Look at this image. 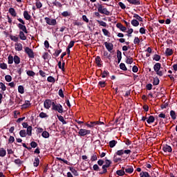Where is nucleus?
Instances as JSON below:
<instances>
[{
    "instance_id": "1",
    "label": "nucleus",
    "mask_w": 177,
    "mask_h": 177,
    "mask_svg": "<svg viewBox=\"0 0 177 177\" xmlns=\"http://www.w3.org/2000/svg\"><path fill=\"white\" fill-rule=\"evenodd\" d=\"M157 114L158 115H156V125H157L158 122H159V124H165V122H167L168 120L169 115L163 112H160Z\"/></svg>"
},
{
    "instance_id": "2",
    "label": "nucleus",
    "mask_w": 177,
    "mask_h": 177,
    "mask_svg": "<svg viewBox=\"0 0 177 177\" xmlns=\"http://www.w3.org/2000/svg\"><path fill=\"white\" fill-rule=\"evenodd\" d=\"M17 20L21 23L17 24V27L22 30V32H24L25 33L28 34V31L27 30L26 25V22L21 19L18 18Z\"/></svg>"
},
{
    "instance_id": "3",
    "label": "nucleus",
    "mask_w": 177,
    "mask_h": 177,
    "mask_svg": "<svg viewBox=\"0 0 177 177\" xmlns=\"http://www.w3.org/2000/svg\"><path fill=\"white\" fill-rule=\"evenodd\" d=\"M54 102H55V100L46 99L44 102V106L47 110H50V109H53Z\"/></svg>"
},
{
    "instance_id": "4",
    "label": "nucleus",
    "mask_w": 177,
    "mask_h": 177,
    "mask_svg": "<svg viewBox=\"0 0 177 177\" xmlns=\"http://www.w3.org/2000/svg\"><path fill=\"white\" fill-rule=\"evenodd\" d=\"M51 110L53 111H63V106L55 100Z\"/></svg>"
},
{
    "instance_id": "5",
    "label": "nucleus",
    "mask_w": 177,
    "mask_h": 177,
    "mask_svg": "<svg viewBox=\"0 0 177 177\" xmlns=\"http://www.w3.org/2000/svg\"><path fill=\"white\" fill-rule=\"evenodd\" d=\"M24 51L28 55L29 58L33 59L35 57L33 50L29 47H24Z\"/></svg>"
},
{
    "instance_id": "6",
    "label": "nucleus",
    "mask_w": 177,
    "mask_h": 177,
    "mask_svg": "<svg viewBox=\"0 0 177 177\" xmlns=\"http://www.w3.org/2000/svg\"><path fill=\"white\" fill-rule=\"evenodd\" d=\"M91 134V130H86L85 129H80L78 131V136L80 137H85Z\"/></svg>"
},
{
    "instance_id": "7",
    "label": "nucleus",
    "mask_w": 177,
    "mask_h": 177,
    "mask_svg": "<svg viewBox=\"0 0 177 177\" xmlns=\"http://www.w3.org/2000/svg\"><path fill=\"white\" fill-rule=\"evenodd\" d=\"M160 68H161V64L160 63H156L153 66V69L156 72V74L161 77L162 76L163 73L162 71H160Z\"/></svg>"
},
{
    "instance_id": "8",
    "label": "nucleus",
    "mask_w": 177,
    "mask_h": 177,
    "mask_svg": "<svg viewBox=\"0 0 177 177\" xmlns=\"http://www.w3.org/2000/svg\"><path fill=\"white\" fill-rule=\"evenodd\" d=\"M97 11L101 14H104L107 16L110 15V12L107 10L106 8H103V6L102 4L98 5Z\"/></svg>"
},
{
    "instance_id": "9",
    "label": "nucleus",
    "mask_w": 177,
    "mask_h": 177,
    "mask_svg": "<svg viewBox=\"0 0 177 177\" xmlns=\"http://www.w3.org/2000/svg\"><path fill=\"white\" fill-rule=\"evenodd\" d=\"M46 24H48L50 26H55L57 25V22L56 19H50L49 17L44 18Z\"/></svg>"
},
{
    "instance_id": "10",
    "label": "nucleus",
    "mask_w": 177,
    "mask_h": 177,
    "mask_svg": "<svg viewBox=\"0 0 177 177\" xmlns=\"http://www.w3.org/2000/svg\"><path fill=\"white\" fill-rule=\"evenodd\" d=\"M162 150L164 152L167 153H171L172 151V148L171 146L168 145H165L163 146L162 147Z\"/></svg>"
},
{
    "instance_id": "11",
    "label": "nucleus",
    "mask_w": 177,
    "mask_h": 177,
    "mask_svg": "<svg viewBox=\"0 0 177 177\" xmlns=\"http://www.w3.org/2000/svg\"><path fill=\"white\" fill-rule=\"evenodd\" d=\"M104 45L108 51L111 52L113 48V45L111 43L104 42Z\"/></svg>"
},
{
    "instance_id": "12",
    "label": "nucleus",
    "mask_w": 177,
    "mask_h": 177,
    "mask_svg": "<svg viewBox=\"0 0 177 177\" xmlns=\"http://www.w3.org/2000/svg\"><path fill=\"white\" fill-rule=\"evenodd\" d=\"M155 120H156V115H155V117L153 115H149L147 118V124H153V122H154Z\"/></svg>"
},
{
    "instance_id": "13",
    "label": "nucleus",
    "mask_w": 177,
    "mask_h": 177,
    "mask_svg": "<svg viewBox=\"0 0 177 177\" xmlns=\"http://www.w3.org/2000/svg\"><path fill=\"white\" fill-rule=\"evenodd\" d=\"M15 50H18V51H21L23 50V44H20V43H16L15 44Z\"/></svg>"
},
{
    "instance_id": "14",
    "label": "nucleus",
    "mask_w": 177,
    "mask_h": 177,
    "mask_svg": "<svg viewBox=\"0 0 177 177\" xmlns=\"http://www.w3.org/2000/svg\"><path fill=\"white\" fill-rule=\"evenodd\" d=\"M68 169L75 176L77 177L80 176V174H78V171L75 170L74 167H69Z\"/></svg>"
},
{
    "instance_id": "15",
    "label": "nucleus",
    "mask_w": 177,
    "mask_h": 177,
    "mask_svg": "<svg viewBox=\"0 0 177 177\" xmlns=\"http://www.w3.org/2000/svg\"><path fill=\"white\" fill-rule=\"evenodd\" d=\"M8 12L11 15V16H12L13 17H15L17 15V13L15 8H9Z\"/></svg>"
},
{
    "instance_id": "16",
    "label": "nucleus",
    "mask_w": 177,
    "mask_h": 177,
    "mask_svg": "<svg viewBox=\"0 0 177 177\" xmlns=\"http://www.w3.org/2000/svg\"><path fill=\"white\" fill-rule=\"evenodd\" d=\"M130 4L139 6L140 5V1L139 0H127Z\"/></svg>"
},
{
    "instance_id": "17",
    "label": "nucleus",
    "mask_w": 177,
    "mask_h": 177,
    "mask_svg": "<svg viewBox=\"0 0 177 177\" xmlns=\"http://www.w3.org/2000/svg\"><path fill=\"white\" fill-rule=\"evenodd\" d=\"M116 27L122 32H125V30H127V28L123 26V25L121 23H118L116 24Z\"/></svg>"
},
{
    "instance_id": "18",
    "label": "nucleus",
    "mask_w": 177,
    "mask_h": 177,
    "mask_svg": "<svg viewBox=\"0 0 177 177\" xmlns=\"http://www.w3.org/2000/svg\"><path fill=\"white\" fill-rule=\"evenodd\" d=\"M19 37L20 39L23 41H25L27 39V37L26 36V35L24 34V32L23 31H19Z\"/></svg>"
},
{
    "instance_id": "19",
    "label": "nucleus",
    "mask_w": 177,
    "mask_h": 177,
    "mask_svg": "<svg viewBox=\"0 0 177 177\" xmlns=\"http://www.w3.org/2000/svg\"><path fill=\"white\" fill-rule=\"evenodd\" d=\"M32 126H28L26 130V134L28 136H32Z\"/></svg>"
},
{
    "instance_id": "20",
    "label": "nucleus",
    "mask_w": 177,
    "mask_h": 177,
    "mask_svg": "<svg viewBox=\"0 0 177 177\" xmlns=\"http://www.w3.org/2000/svg\"><path fill=\"white\" fill-rule=\"evenodd\" d=\"M7 154V151L4 148L0 149V157L4 158Z\"/></svg>"
},
{
    "instance_id": "21",
    "label": "nucleus",
    "mask_w": 177,
    "mask_h": 177,
    "mask_svg": "<svg viewBox=\"0 0 177 177\" xmlns=\"http://www.w3.org/2000/svg\"><path fill=\"white\" fill-rule=\"evenodd\" d=\"M57 117L59 121L62 122L63 125L67 124V121L64 120V118H63V116H62L61 115H57Z\"/></svg>"
},
{
    "instance_id": "22",
    "label": "nucleus",
    "mask_w": 177,
    "mask_h": 177,
    "mask_svg": "<svg viewBox=\"0 0 177 177\" xmlns=\"http://www.w3.org/2000/svg\"><path fill=\"white\" fill-rule=\"evenodd\" d=\"M97 124H99V122H91L90 124L86 123V126L88 128H93V127H95V125H97Z\"/></svg>"
},
{
    "instance_id": "23",
    "label": "nucleus",
    "mask_w": 177,
    "mask_h": 177,
    "mask_svg": "<svg viewBox=\"0 0 177 177\" xmlns=\"http://www.w3.org/2000/svg\"><path fill=\"white\" fill-rule=\"evenodd\" d=\"M39 164H40L39 158H35V160H34V162H33V166L35 167H38L39 166Z\"/></svg>"
},
{
    "instance_id": "24",
    "label": "nucleus",
    "mask_w": 177,
    "mask_h": 177,
    "mask_svg": "<svg viewBox=\"0 0 177 177\" xmlns=\"http://www.w3.org/2000/svg\"><path fill=\"white\" fill-rule=\"evenodd\" d=\"M24 17L26 19V20H30L31 19V15H29L28 12L25 10L24 12Z\"/></svg>"
},
{
    "instance_id": "25",
    "label": "nucleus",
    "mask_w": 177,
    "mask_h": 177,
    "mask_svg": "<svg viewBox=\"0 0 177 177\" xmlns=\"http://www.w3.org/2000/svg\"><path fill=\"white\" fill-rule=\"evenodd\" d=\"M14 162L15 165H18L19 167H21V165L24 163V161H22L21 159L17 158L14 160Z\"/></svg>"
},
{
    "instance_id": "26",
    "label": "nucleus",
    "mask_w": 177,
    "mask_h": 177,
    "mask_svg": "<svg viewBox=\"0 0 177 177\" xmlns=\"http://www.w3.org/2000/svg\"><path fill=\"white\" fill-rule=\"evenodd\" d=\"M18 92L19 93H21V95H23L24 93H25V89H24V86L19 85L18 86Z\"/></svg>"
},
{
    "instance_id": "27",
    "label": "nucleus",
    "mask_w": 177,
    "mask_h": 177,
    "mask_svg": "<svg viewBox=\"0 0 177 177\" xmlns=\"http://www.w3.org/2000/svg\"><path fill=\"white\" fill-rule=\"evenodd\" d=\"M41 136L45 139H48L50 138V133L48 131H45L42 132Z\"/></svg>"
},
{
    "instance_id": "28",
    "label": "nucleus",
    "mask_w": 177,
    "mask_h": 177,
    "mask_svg": "<svg viewBox=\"0 0 177 177\" xmlns=\"http://www.w3.org/2000/svg\"><path fill=\"white\" fill-rule=\"evenodd\" d=\"M20 62H21V59L19 56L17 55H15L14 56V62L15 64H20Z\"/></svg>"
},
{
    "instance_id": "29",
    "label": "nucleus",
    "mask_w": 177,
    "mask_h": 177,
    "mask_svg": "<svg viewBox=\"0 0 177 177\" xmlns=\"http://www.w3.org/2000/svg\"><path fill=\"white\" fill-rule=\"evenodd\" d=\"M116 174L119 176H124L125 175V171L122 169H119L116 171Z\"/></svg>"
},
{
    "instance_id": "30",
    "label": "nucleus",
    "mask_w": 177,
    "mask_h": 177,
    "mask_svg": "<svg viewBox=\"0 0 177 177\" xmlns=\"http://www.w3.org/2000/svg\"><path fill=\"white\" fill-rule=\"evenodd\" d=\"M117 143H118V142L115 140H111L109 142L110 148H113L117 145Z\"/></svg>"
},
{
    "instance_id": "31",
    "label": "nucleus",
    "mask_w": 177,
    "mask_h": 177,
    "mask_svg": "<svg viewBox=\"0 0 177 177\" xmlns=\"http://www.w3.org/2000/svg\"><path fill=\"white\" fill-rule=\"evenodd\" d=\"M101 62H102V59L99 56L96 57H95V63L97 64V65L98 66H102Z\"/></svg>"
},
{
    "instance_id": "32",
    "label": "nucleus",
    "mask_w": 177,
    "mask_h": 177,
    "mask_svg": "<svg viewBox=\"0 0 177 177\" xmlns=\"http://www.w3.org/2000/svg\"><path fill=\"white\" fill-rule=\"evenodd\" d=\"M19 136L21 138H26L27 136V133L26 130H21L19 131Z\"/></svg>"
},
{
    "instance_id": "33",
    "label": "nucleus",
    "mask_w": 177,
    "mask_h": 177,
    "mask_svg": "<svg viewBox=\"0 0 177 177\" xmlns=\"http://www.w3.org/2000/svg\"><path fill=\"white\" fill-rule=\"evenodd\" d=\"M35 6L38 9L41 8L43 7V4L39 0H36Z\"/></svg>"
},
{
    "instance_id": "34",
    "label": "nucleus",
    "mask_w": 177,
    "mask_h": 177,
    "mask_svg": "<svg viewBox=\"0 0 177 177\" xmlns=\"http://www.w3.org/2000/svg\"><path fill=\"white\" fill-rule=\"evenodd\" d=\"M102 171L100 172V175H103L107 173V168L106 166L102 165Z\"/></svg>"
},
{
    "instance_id": "35",
    "label": "nucleus",
    "mask_w": 177,
    "mask_h": 177,
    "mask_svg": "<svg viewBox=\"0 0 177 177\" xmlns=\"http://www.w3.org/2000/svg\"><path fill=\"white\" fill-rule=\"evenodd\" d=\"M174 53L172 49L167 48L165 51V54L167 56H171Z\"/></svg>"
},
{
    "instance_id": "36",
    "label": "nucleus",
    "mask_w": 177,
    "mask_h": 177,
    "mask_svg": "<svg viewBox=\"0 0 177 177\" xmlns=\"http://www.w3.org/2000/svg\"><path fill=\"white\" fill-rule=\"evenodd\" d=\"M30 106V101H26L25 103L21 106L22 109H28Z\"/></svg>"
},
{
    "instance_id": "37",
    "label": "nucleus",
    "mask_w": 177,
    "mask_h": 177,
    "mask_svg": "<svg viewBox=\"0 0 177 177\" xmlns=\"http://www.w3.org/2000/svg\"><path fill=\"white\" fill-rule=\"evenodd\" d=\"M140 177H151V176L147 171H142L140 174Z\"/></svg>"
},
{
    "instance_id": "38",
    "label": "nucleus",
    "mask_w": 177,
    "mask_h": 177,
    "mask_svg": "<svg viewBox=\"0 0 177 177\" xmlns=\"http://www.w3.org/2000/svg\"><path fill=\"white\" fill-rule=\"evenodd\" d=\"M47 81L52 83H55L56 82L55 78L53 77V76L48 77Z\"/></svg>"
},
{
    "instance_id": "39",
    "label": "nucleus",
    "mask_w": 177,
    "mask_h": 177,
    "mask_svg": "<svg viewBox=\"0 0 177 177\" xmlns=\"http://www.w3.org/2000/svg\"><path fill=\"white\" fill-rule=\"evenodd\" d=\"M26 74L30 77H34L36 75L33 71H27Z\"/></svg>"
},
{
    "instance_id": "40",
    "label": "nucleus",
    "mask_w": 177,
    "mask_h": 177,
    "mask_svg": "<svg viewBox=\"0 0 177 177\" xmlns=\"http://www.w3.org/2000/svg\"><path fill=\"white\" fill-rule=\"evenodd\" d=\"M10 39L13 41H15V42H18L19 41V38L16 37V36H13V35H10Z\"/></svg>"
},
{
    "instance_id": "41",
    "label": "nucleus",
    "mask_w": 177,
    "mask_h": 177,
    "mask_svg": "<svg viewBox=\"0 0 177 177\" xmlns=\"http://www.w3.org/2000/svg\"><path fill=\"white\" fill-rule=\"evenodd\" d=\"M0 88H1V91H3V92H5V91H6L7 87L4 83L0 82Z\"/></svg>"
},
{
    "instance_id": "42",
    "label": "nucleus",
    "mask_w": 177,
    "mask_h": 177,
    "mask_svg": "<svg viewBox=\"0 0 177 177\" xmlns=\"http://www.w3.org/2000/svg\"><path fill=\"white\" fill-rule=\"evenodd\" d=\"M8 64H13V62H14V57H13V56L9 55L8 57Z\"/></svg>"
},
{
    "instance_id": "43",
    "label": "nucleus",
    "mask_w": 177,
    "mask_h": 177,
    "mask_svg": "<svg viewBox=\"0 0 177 177\" xmlns=\"http://www.w3.org/2000/svg\"><path fill=\"white\" fill-rule=\"evenodd\" d=\"M101 75L102 78H105L109 75V73L108 72V71H104L103 73H101Z\"/></svg>"
},
{
    "instance_id": "44",
    "label": "nucleus",
    "mask_w": 177,
    "mask_h": 177,
    "mask_svg": "<svg viewBox=\"0 0 177 177\" xmlns=\"http://www.w3.org/2000/svg\"><path fill=\"white\" fill-rule=\"evenodd\" d=\"M106 83L104 81H100L98 82V87L100 86L101 88H104Z\"/></svg>"
},
{
    "instance_id": "45",
    "label": "nucleus",
    "mask_w": 177,
    "mask_h": 177,
    "mask_svg": "<svg viewBox=\"0 0 177 177\" xmlns=\"http://www.w3.org/2000/svg\"><path fill=\"white\" fill-rule=\"evenodd\" d=\"M53 4L57 7H59L62 8L63 6V5H62V3L57 1V0H55L54 2H53Z\"/></svg>"
},
{
    "instance_id": "46",
    "label": "nucleus",
    "mask_w": 177,
    "mask_h": 177,
    "mask_svg": "<svg viewBox=\"0 0 177 177\" xmlns=\"http://www.w3.org/2000/svg\"><path fill=\"white\" fill-rule=\"evenodd\" d=\"M93 169L95 171H100V167H99V165H97V164H95L93 165Z\"/></svg>"
},
{
    "instance_id": "47",
    "label": "nucleus",
    "mask_w": 177,
    "mask_h": 177,
    "mask_svg": "<svg viewBox=\"0 0 177 177\" xmlns=\"http://www.w3.org/2000/svg\"><path fill=\"white\" fill-rule=\"evenodd\" d=\"M131 24L135 26V27H137L139 25V22L138 21H137L136 19H133L131 21Z\"/></svg>"
},
{
    "instance_id": "48",
    "label": "nucleus",
    "mask_w": 177,
    "mask_h": 177,
    "mask_svg": "<svg viewBox=\"0 0 177 177\" xmlns=\"http://www.w3.org/2000/svg\"><path fill=\"white\" fill-rule=\"evenodd\" d=\"M111 165V161L109 160H105V165H104V167H106V168H109V167Z\"/></svg>"
},
{
    "instance_id": "49",
    "label": "nucleus",
    "mask_w": 177,
    "mask_h": 177,
    "mask_svg": "<svg viewBox=\"0 0 177 177\" xmlns=\"http://www.w3.org/2000/svg\"><path fill=\"white\" fill-rule=\"evenodd\" d=\"M125 172L127 174H131L133 172V168L131 167L130 168L125 169Z\"/></svg>"
},
{
    "instance_id": "50",
    "label": "nucleus",
    "mask_w": 177,
    "mask_h": 177,
    "mask_svg": "<svg viewBox=\"0 0 177 177\" xmlns=\"http://www.w3.org/2000/svg\"><path fill=\"white\" fill-rule=\"evenodd\" d=\"M30 147H31V148L35 149L38 147V144H37V142L32 141L30 142Z\"/></svg>"
},
{
    "instance_id": "51",
    "label": "nucleus",
    "mask_w": 177,
    "mask_h": 177,
    "mask_svg": "<svg viewBox=\"0 0 177 177\" xmlns=\"http://www.w3.org/2000/svg\"><path fill=\"white\" fill-rule=\"evenodd\" d=\"M5 80L8 82H10L12 80V77L11 75H7L5 76Z\"/></svg>"
},
{
    "instance_id": "52",
    "label": "nucleus",
    "mask_w": 177,
    "mask_h": 177,
    "mask_svg": "<svg viewBox=\"0 0 177 177\" xmlns=\"http://www.w3.org/2000/svg\"><path fill=\"white\" fill-rule=\"evenodd\" d=\"M0 68L3 70H6L8 68V65H7V64H5V63H1Z\"/></svg>"
},
{
    "instance_id": "53",
    "label": "nucleus",
    "mask_w": 177,
    "mask_h": 177,
    "mask_svg": "<svg viewBox=\"0 0 177 177\" xmlns=\"http://www.w3.org/2000/svg\"><path fill=\"white\" fill-rule=\"evenodd\" d=\"M91 162H95L97 160V156L96 155V153L93 154V156H91Z\"/></svg>"
},
{
    "instance_id": "54",
    "label": "nucleus",
    "mask_w": 177,
    "mask_h": 177,
    "mask_svg": "<svg viewBox=\"0 0 177 177\" xmlns=\"http://www.w3.org/2000/svg\"><path fill=\"white\" fill-rule=\"evenodd\" d=\"M133 18L136 19L137 21L138 20L139 21H142V18L137 14L133 15Z\"/></svg>"
},
{
    "instance_id": "55",
    "label": "nucleus",
    "mask_w": 177,
    "mask_h": 177,
    "mask_svg": "<svg viewBox=\"0 0 177 177\" xmlns=\"http://www.w3.org/2000/svg\"><path fill=\"white\" fill-rule=\"evenodd\" d=\"M161 59V57L159 55H154L153 57V59L158 62L159 61L160 59Z\"/></svg>"
},
{
    "instance_id": "56",
    "label": "nucleus",
    "mask_w": 177,
    "mask_h": 177,
    "mask_svg": "<svg viewBox=\"0 0 177 177\" xmlns=\"http://www.w3.org/2000/svg\"><path fill=\"white\" fill-rule=\"evenodd\" d=\"M97 165L100 167H102L104 165V160H103L102 159H100L97 160Z\"/></svg>"
},
{
    "instance_id": "57",
    "label": "nucleus",
    "mask_w": 177,
    "mask_h": 177,
    "mask_svg": "<svg viewBox=\"0 0 177 177\" xmlns=\"http://www.w3.org/2000/svg\"><path fill=\"white\" fill-rule=\"evenodd\" d=\"M159 82H160L159 79L158 77H156V78L153 79V84L154 86H156L159 84Z\"/></svg>"
},
{
    "instance_id": "58",
    "label": "nucleus",
    "mask_w": 177,
    "mask_h": 177,
    "mask_svg": "<svg viewBox=\"0 0 177 177\" xmlns=\"http://www.w3.org/2000/svg\"><path fill=\"white\" fill-rule=\"evenodd\" d=\"M97 21L100 24V26H101L106 27L107 26V24L103 21L97 20Z\"/></svg>"
},
{
    "instance_id": "59",
    "label": "nucleus",
    "mask_w": 177,
    "mask_h": 177,
    "mask_svg": "<svg viewBox=\"0 0 177 177\" xmlns=\"http://www.w3.org/2000/svg\"><path fill=\"white\" fill-rule=\"evenodd\" d=\"M61 53H62V49L56 50L55 51V53H53V55L55 56V57H58L59 55H60Z\"/></svg>"
},
{
    "instance_id": "60",
    "label": "nucleus",
    "mask_w": 177,
    "mask_h": 177,
    "mask_svg": "<svg viewBox=\"0 0 177 177\" xmlns=\"http://www.w3.org/2000/svg\"><path fill=\"white\" fill-rule=\"evenodd\" d=\"M170 115H171L172 120H176V115L175 113V111H171Z\"/></svg>"
},
{
    "instance_id": "61",
    "label": "nucleus",
    "mask_w": 177,
    "mask_h": 177,
    "mask_svg": "<svg viewBox=\"0 0 177 177\" xmlns=\"http://www.w3.org/2000/svg\"><path fill=\"white\" fill-rule=\"evenodd\" d=\"M120 69H122L123 71H127V67H126V66L124 63H121L120 64Z\"/></svg>"
},
{
    "instance_id": "62",
    "label": "nucleus",
    "mask_w": 177,
    "mask_h": 177,
    "mask_svg": "<svg viewBox=\"0 0 177 177\" xmlns=\"http://www.w3.org/2000/svg\"><path fill=\"white\" fill-rule=\"evenodd\" d=\"M133 58L132 57H127V60H126V63L131 64L133 63Z\"/></svg>"
},
{
    "instance_id": "63",
    "label": "nucleus",
    "mask_w": 177,
    "mask_h": 177,
    "mask_svg": "<svg viewBox=\"0 0 177 177\" xmlns=\"http://www.w3.org/2000/svg\"><path fill=\"white\" fill-rule=\"evenodd\" d=\"M134 44H140V39L138 37H136L133 40Z\"/></svg>"
},
{
    "instance_id": "64",
    "label": "nucleus",
    "mask_w": 177,
    "mask_h": 177,
    "mask_svg": "<svg viewBox=\"0 0 177 177\" xmlns=\"http://www.w3.org/2000/svg\"><path fill=\"white\" fill-rule=\"evenodd\" d=\"M102 32L105 36H109L110 32L106 29H102Z\"/></svg>"
}]
</instances>
